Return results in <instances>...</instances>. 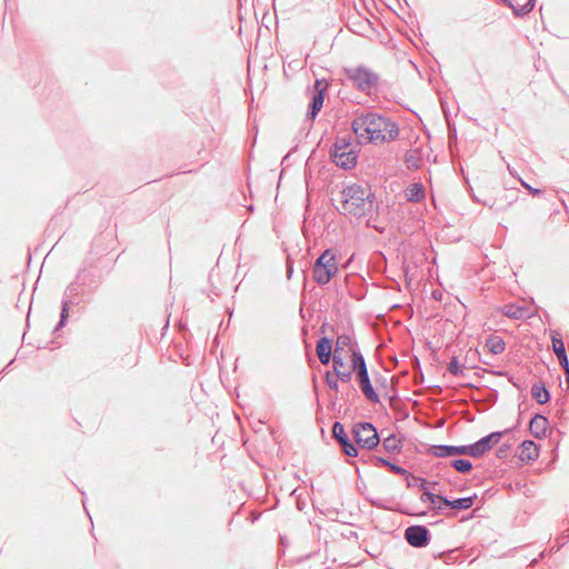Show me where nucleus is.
I'll use <instances>...</instances> for the list:
<instances>
[{"instance_id":"obj_1","label":"nucleus","mask_w":569,"mask_h":569,"mask_svg":"<svg viewBox=\"0 0 569 569\" xmlns=\"http://www.w3.org/2000/svg\"><path fill=\"white\" fill-rule=\"evenodd\" d=\"M351 129L357 136L358 143L391 142L397 140L400 133L396 121L372 111L358 113L351 122Z\"/></svg>"},{"instance_id":"obj_2","label":"nucleus","mask_w":569,"mask_h":569,"mask_svg":"<svg viewBox=\"0 0 569 569\" xmlns=\"http://www.w3.org/2000/svg\"><path fill=\"white\" fill-rule=\"evenodd\" d=\"M376 197L369 187L352 183L341 190L343 214L356 218H371L375 212Z\"/></svg>"},{"instance_id":"obj_3","label":"nucleus","mask_w":569,"mask_h":569,"mask_svg":"<svg viewBox=\"0 0 569 569\" xmlns=\"http://www.w3.org/2000/svg\"><path fill=\"white\" fill-rule=\"evenodd\" d=\"M86 286L87 282L83 272H78L74 280L67 286L61 300L60 320L53 330L54 332L67 325L70 306H78L83 300V297L89 296Z\"/></svg>"},{"instance_id":"obj_4","label":"nucleus","mask_w":569,"mask_h":569,"mask_svg":"<svg viewBox=\"0 0 569 569\" xmlns=\"http://www.w3.org/2000/svg\"><path fill=\"white\" fill-rule=\"evenodd\" d=\"M343 72L352 86L365 94H372L378 91L380 76L366 66L345 68Z\"/></svg>"},{"instance_id":"obj_5","label":"nucleus","mask_w":569,"mask_h":569,"mask_svg":"<svg viewBox=\"0 0 569 569\" xmlns=\"http://www.w3.org/2000/svg\"><path fill=\"white\" fill-rule=\"evenodd\" d=\"M338 259L333 249H326L312 264V278L319 286L328 284L338 273Z\"/></svg>"},{"instance_id":"obj_6","label":"nucleus","mask_w":569,"mask_h":569,"mask_svg":"<svg viewBox=\"0 0 569 569\" xmlns=\"http://www.w3.org/2000/svg\"><path fill=\"white\" fill-rule=\"evenodd\" d=\"M359 150L358 144H353L350 139L338 137L330 150V157L337 167L349 170L356 167Z\"/></svg>"},{"instance_id":"obj_7","label":"nucleus","mask_w":569,"mask_h":569,"mask_svg":"<svg viewBox=\"0 0 569 569\" xmlns=\"http://www.w3.org/2000/svg\"><path fill=\"white\" fill-rule=\"evenodd\" d=\"M352 436L356 441V446L367 450L375 449L380 442V437L376 427L368 421L355 423L352 427Z\"/></svg>"},{"instance_id":"obj_8","label":"nucleus","mask_w":569,"mask_h":569,"mask_svg":"<svg viewBox=\"0 0 569 569\" xmlns=\"http://www.w3.org/2000/svg\"><path fill=\"white\" fill-rule=\"evenodd\" d=\"M477 499V495H472L469 497H462V498H456V499H449L445 496V498H441V503L438 506L431 507V511L435 515H443L447 517H453L456 516V512L447 511L448 508L460 511V510H468L472 508L475 505V501Z\"/></svg>"},{"instance_id":"obj_9","label":"nucleus","mask_w":569,"mask_h":569,"mask_svg":"<svg viewBox=\"0 0 569 569\" xmlns=\"http://www.w3.org/2000/svg\"><path fill=\"white\" fill-rule=\"evenodd\" d=\"M327 89L328 82L325 79H317L315 81L312 96L309 101L308 110L306 113V118L308 120H315L317 118L318 113L320 112L323 106Z\"/></svg>"},{"instance_id":"obj_10","label":"nucleus","mask_w":569,"mask_h":569,"mask_svg":"<svg viewBox=\"0 0 569 569\" xmlns=\"http://www.w3.org/2000/svg\"><path fill=\"white\" fill-rule=\"evenodd\" d=\"M405 540L413 548H425L431 541V532L423 525H411L405 529Z\"/></svg>"},{"instance_id":"obj_11","label":"nucleus","mask_w":569,"mask_h":569,"mask_svg":"<svg viewBox=\"0 0 569 569\" xmlns=\"http://www.w3.org/2000/svg\"><path fill=\"white\" fill-rule=\"evenodd\" d=\"M507 432H509V429H507L505 431H493V432H490L489 435L482 437L478 441H476L471 445H468L469 451H470V457H472V458L482 457L486 452H488L493 447V445L498 443L500 441V439L502 438V436Z\"/></svg>"},{"instance_id":"obj_12","label":"nucleus","mask_w":569,"mask_h":569,"mask_svg":"<svg viewBox=\"0 0 569 569\" xmlns=\"http://www.w3.org/2000/svg\"><path fill=\"white\" fill-rule=\"evenodd\" d=\"M332 437L339 443L341 451L351 458L358 456V447L351 442L348 435L345 431V427L341 422L335 421L332 425Z\"/></svg>"},{"instance_id":"obj_13","label":"nucleus","mask_w":569,"mask_h":569,"mask_svg":"<svg viewBox=\"0 0 569 569\" xmlns=\"http://www.w3.org/2000/svg\"><path fill=\"white\" fill-rule=\"evenodd\" d=\"M428 453L435 457L447 458L452 456H470L469 446H451V445H432L428 449Z\"/></svg>"},{"instance_id":"obj_14","label":"nucleus","mask_w":569,"mask_h":569,"mask_svg":"<svg viewBox=\"0 0 569 569\" xmlns=\"http://www.w3.org/2000/svg\"><path fill=\"white\" fill-rule=\"evenodd\" d=\"M345 282L351 298L360 301L367 296L365 279L358 274H347Z\"/></svg>"},{"instance_id":"obj_15","label":"nucleus","mask_w":569,"mask_h":569,"mask_svg":"<svg viewBox=\"0 0 569 569\" xmlns=\"http://www.w3.org/2000/svg\"><path fill=\"white\" fill-rule=\"evenodd\" d=\"M552 350L565 371L567 381L569 383V359L566 351L563 339L558 333L551 335Z\"/></svg>"},{"instance_id":"obj_16","label":"nucleus","mask_w":569,"mask_h":569,"mask_svg":"<svg viewBox=\"0 0 569 569\" xmlns=\"http://www.w3.org/2000/svg\"><path fill=\"white\" fill-rule=\"evenodd\" d=\"M356 377H357V380L359 383V388L362 391L366 399L368 401H370L371 403H379L380 398L371 383L369 372H366V373H362V375H359Z\"/></svg>"},{"instance_id":"obj_17","label":"nucleus","mask_w":569,"mask_h":569,"mask_svg":"<svg viewBox=\"0 0 569 569\" xmlns=\"http://www.w3.org/2000/svg\"><path fill=\"white\" fill-rule=\"evenodd\" d=\"M548 427V418L541 413H536L530 420L529 431L535 438L542 439L547 436Z\"/></svg>"},{"instance_id":"obj_18","label":"nucleus","mask_w":569,"mask_h":569,"mask_svg":"<svg viewBox=\"0 0 569 569\" xmlns=\"http://www.w3.org/2000/svg\"><path fill=\"white\" fill-rule=\"evenodd\" d=\"M316 352L319 358V361L327 366L330 363L332 353V339L329 337H321L316 345Z\"/></svg>"},{"instance_id":"obj_19","label":"nucleus","mask_w":569,"mask_h":569,"mask_svg":"<svg viewBox=\"0 0 569 569\" xmlns=\"http://www.w3.org/2000/svg\"><path fill=\"white\" fill-rule=\"evenodd\" d=\"M518 456L523 462H532L539 457V448L533 440H523L519 446Z\"/></svg>"},{"instance_id":"obj_20","label":"nucleus","mask_w":569,"mask_h":569,"mask_svg":"<svg viewBox=\"0 0 569 569\" xmlns=\"http://www.w3.org/2000/svg\"><path fill=\"white\" fill-rule=\"evenodd\" d=\"M78 272H83L86 277V289L88 295H93L103 282V276L101 272L87 270L86 268L80 269Z\"/></svg>"},{"instance_id":"obj_21","label":"nucleus","mask_w":569,"mask_h":569,"mask_svg":"<svg viewBox=\"0 0 569 569\" xmlns=\"http://www.w3.org/2000/svg\"><path fill=\"white\" fill-rule=\"evenodd\" d=\"M501 311L503 316L515 320L526 319L530 316L528 308L515 303L505 305Z\"/></svg>"},{"instance_id":"obj_22","label":"nucleus","mask_w":569,"mask_h":569,"mask_svg":"<svg viewBox=\"0 0 569 569\" xmlns=\"http://www.w3.org/2000/svg\"><path fill=\"white\" fill-rule=\"evenodd\" d=\"M351 370L356 376L368 372L365 357L359 349L351 348Z\"/></svg>"},{"instance_id":"obj_23","label":"nucleus","mask_w":569,"mask_h":569,"mask_svg":"<svg viewBox=\"0 0 569 569\" xmlns=\"http://www.w3.org/2000/svg\"><path fill=\"white\" fill-rule=\"evenodd\" d=\"M531 396L539 403L545 405L550 401V391L546 388L545 383L537 381L531 387Z\"/></svg>"},{"instance_id":"obj_24","label":"nucleus","mask_w":569,"mask_h":569,"mask_svg":"<svg viewBox=\"0 0 569 569\" xmlns=\"http://www.w3.org/2000/svg\"><path fill=\"white\" fill-rule=\"evenodd\" d=\"M486 347L492 355H500L505 351L506 343L501 337L491 335L486 340Z\"/></svg>"},{"instance_id":"obj_25","label":"nucleus","mask_w":569,"mask_h":569,"mask_svg":"<svg viewBox=\"0 0 569 569\" xmlns=\"http://www.w3.org/2000/svg\"><path fill=\"white\" fill-rule=\"evenodd\" d=\"M425 196V188L421 183H412L406 191L407 200L410 202H419Z\"/></svg>"},{"instance_id":"obj_26","label":"nucleus","mask_w":569,"mask_h":569,"mask_svg":"<svg viewBox=\"0 0 569 569\" xmlns=\"http://www.w3.org/2000/svg\"><path fill=\"white\" fill-rule=\"evenodd\" d=\"M382 447L388 453H398L402 448V443L397 439L396 435L392 433L383 439Z\"/></svg>"},{"instance_id":"obj_27","label":"nucleus","mask_w":569,"mask_h":569,"mask_svg":"<svg viewBox=\"0 0 569 569\" xmlns=\"http://www.w3.org/2000/svg\"><path fill=\"white\" fill-rule=\"evenodd\" d=\"M450 466L459 473H468L473 468L472 462L463 458L451 460Z\"/></svg>"},{"instance_id":"obj_28","label":"nucleus","mask_w":569,"mask_h":569,"mask_svg":"<svg viewBox=\"0 0 569 569\" xmlns=\"http://www.w3.org/2000/svg\"><path fill=\"white\" fill-rule=\"evenodd\" d=\"M422 490H423V492L420 496V500L422 502H429L430 503V507H429L430 510H431V507L438 506L439 503H441V498H445L443 495L433 493V492L429 491L427 488L422 489Z\"/></svg>"},{"instance_id":"obj_29","label":"nucleus","mask_w":569,"mask_h":569,"mask_svg":"<svg viewBox=\"0 0 569 569\" xmlns=\"http://www.w3.org/2000/svg\"><path fill=\"white\" fill-rule=\"evenodd\" d=\"M346 347H352V339L349 335L347 333H342V335H339L337 337V341H336V346H335V351L336 352H340V351H343V349Z\"/></svg>"},{"instance_id":"obj_30","label":"nucleus","mask_w":569,"mask_h":569,"mask_svg":"<svg viewBox=\"0 0 569 569\" xmlns=\"http://www.w3.org/2000/svg\"><path fill=\"white\" fill-rule=\"evenodd\" d=\"M405 478L407 480V487L408 488L419 487L420 489H426L427 483H428L425 478L418 477V476H413L411 472H410L409 477H405Z\"/></svg>"},{"instance_id":"obj_31","label":"nucleus","mask_w":569,"mask_h":569,"mask_svg":"<svg viewBox=\"0 0 569 569\" xmlns=\"http://www.w3.org/2000/svg\"><path fill=\"white\" fill-rule=\"evenodd\" d=\"M448 371L456 377L463 375L462 366L459 363L458 357H451L448 363Z\"/></svg>"},{"instance_id":"obj_32","label":"nucleus","mask_w":569,"mask_h":569,"mask_svg":"<svg viewBox=\"0 0 569 569\" xmlns=\"http://www.w3.org/2000/svg\"><path fill=\"white\" fill-rule=\"evenodd\" d=\"M331 361H332L333 373L340 371L345 367V360H343L342 356L340 355V352L335 351V353L331 358Z\"/></svg>"},{"instance_id":"obj_33","label":"nucleus","mask_w":569,"mask_h":569,"mask_svg":"<svg viewBox=\"0 0 569 569\" xmlns=\"http://www.w3.org/2000/svg\"><path fill=\"white\" fill-rule=\"evenodd\" d=\"M325 381L327 383V386L333 390V391H338L339 389V383H338V378L333 375L331 371H326V375H325Z\"/></svg>"},{"instance_id":"obj_34","label":"nucleus","mask_w":569,"mask_h":569,"mask_svg":"<svg viewBox=\"0 0 569 569\" xmlns=\"http://www.w3.org/2000/svg\"><path fill=\"white\" fill-rule=\"evenodd\" d=\"M389 471L395 473V475H398V476H402V477H409L410 476V472L405 469L403 467L397 465V463H393L390 461L389 463V467H388Z\"/></svg>"},{"instance_id":"obj_35","label":"nucleus","mask_w":569,"mask_h":569,"mask_svg":"<svg viewBox=\"0 0 569 569\" xmlns=\"http://www.w3.org/2000/svg\"><path fill=\"white\" fill-rule=\"evenodd\" d=\"M520 180V183L521 186L528 190V192L533 196V197H539L542 194V190L539 189V188H533L531 187L528 182H526L525 180L522 179H519Z\"/></svg>"},{"instance_id":"obj_36","label":"nucleus","mask_w":569,"mask_h":569,"mask_svg":"<svg viewBox=\"0 0 569 569\" xmlns=\"http://www.w3.org/2000/svg\"><path fill=\"white\" fill-rule=\"evenodd\" d=\"M352 370H349V371H338L335 373V376L338 378L339 381L341 382H350L351 379H352Z\"/></svg>"},{"instance_id":"obj_37","label":"nucleus","mask_w":569,"mask_h":569,"mask_svg":"<svg viewBox=\"0 0 569 569\" xmlns=\"http://www.w3.org/2000/svg\"><path fill=\"white\" fill-rule=\"evenodd\" d=\"M509 452H510V445L505 443L497 449L496 456L499 459H506L509 456Z\"/></svg>"},{"instance_id":"obj_38","label":"nucleus","mask_w":569,"mask_h":569,"mask_svg":"<svg viewBox=\"0 0 569 569\" xmlns=\"http://www.w3.org/2000/svg\"><path fill=\"white\" fill-rule=\"evenodd\" d=\"M370 460H371V463L375 466V467H378V466H385V467H389V463L390 461L387 460L386 458L383 457H379V456H371L370 457Z\"/></svg>"},{"instance_id":"obj_39","label":"nucleus","mask_w":569,"mask_h":569,"mask_svg":"<svg viewBox=\"0 0 569 569\" xmlns=\"http://www.w3.org/2000/svg\"><path fill=\"white\" fill-rule=\"evenodd\" d=\"M531 11H532L531 8L527 7V4L525 3L523 6H519L518 9H515V17L521 18V17L527 16Z\"/></svg>"},{"instance_id":"obj_40","label":"nucleus","mask_w":569,"mask_h":569,"mask_svg":"<svg viewBox=\"0 0 569 569\" xmlns=\"http://www.w3.org/2000/svg\"><path fill=\"white\" fill-rule=\"evenodd\" d=\"M358 391L357 389L353 387V386H350L346 392V395L343 396L345 400L346 401H349L350 399H355V398H358Z\"/></svg>"},{"instance_id":"obj_41","label":"nucleus","mask_w":569,"mask_h":569,"mask_svg":"<svg viewBox=\"0 0 569 569\" xmlns=\"http://www.w3.org/2000/svg\"><path fill=\"white\" fill-rule=\"evenodd\" d=\"M199 391L206 396H209L210 395V391H211V385H210V381L208 380L207 381V387L204 386V381L203 380H199Z\"/></svg>"},{"instance_id":"obj_42","label":"nucleus","mask_w":569,"mask_h":569,"mask_svg":"<svg viewBox=\"0 0 569 569\" xmlns=\"http://www.w3.org/2000/svg\"><path fill=\"white\" fill-rule=\"evenodd\" d=\"M218 362V366H219V378H220V381H221V385L226 388V389H229V386L227 385L226 382V378H224V373H223V368H222V363L220 361H217Z\"/></svg>"},{"instance_id":"obj_43","label":"nucleus","mask_w":569,"mask_h":569,"mask_svg":"<svg viewBox=\"0 0 569 569\" xmlns=\"http://www.w3.org/2000/svg\"><path fill=\"white\" fill-rule=\"evenodd\" d=\"M367 500H368V502H369L371 506H373V507H376V508H379V509H386L385 503H383L381 500H379V499L368 498Z\"/></svg>"},{"instance_id":"obj_44","label":"nucleus","mask_w":569,"mask_h":569,"mask_svg":"<svg viewBox=\"0 0 569 569\" xmlns=\"http://www.w3.org/2000/svg\"><path fill=\"white\" fill-rule=\"evenodd\" d=\"M232 197L234 198V202L237 204H240V200H246V194L243 191L241 190H238L234 194H232Z\"/></svg>"},{"instance_id":"obj_45","label":"nucleus","mask_w":569,"mask_h":569,"mask_svg":"<svg viewBox=\"0 0 569 569\" xmlns=\"http://www.w3.org/2000/svg\"><path fill=\"white\" fill-rule=\"evenodd\" d=\"M413 159H415V158H413V156H412L410 152H407V153H406V156H405V161H406V163H407L408 168H410L411 166H415V164H413V162H412V161H413Z\"/></svg>"},{"instance_id":"obj_46","label":"nucleus","mask_w":569,"mask_h":569,"mask_svg":"<svg viewBox=\"0 0 569 569\" xmlns=\"http://www.w3.org/2000/svg\"><path fill=\"white\" fill-rule=\"evenodd\" d=\"M497 399H498V392L496 390H492L487 400L490 405H492L497 401Z\"/></svg>"},{"instance_id":"obj_47","label":"nucleus","mask_w":569,"mask_h":569,"mask_svg":"<svg viewBox=\"0 0 569 569\" xmlns=\"http://www.w3.org/2000/svg\"><path fill=\"white\" fill-rule=\"evenodd\" d=\"M192 397L194 398L196 402L198 405L201 403V398H200V395L198 393V389L196 387L192 388Z\"/></svg>"},{"instance_id":"obj_48","label":"nucleus","mask_w":569,"mask_h":569,"mask_svg":"<svg viewBox=\"0 0 569 569\" xmlns=\"http://www.w3.org/2000/svg\"><path fill=\"white\" fill-rule=\"evenodd\" d=\"M509 381L512 383L513 387H516L517 389H521V385L519 382V379H516L515 377H510L509 378Z\"/></svg>"},{"instance_id":"obj_49","label":"nucleus","mask_w":569,"mask_h":569,"mask_svg":"<svg viewBox=\"0 0 569 569\" xmlns=\"http://www.w3.org/2000/svg\"><path fill=\"white\" fill-rule=\"evenodd\" d=\"M536 1L537 0H527L526 4H527V7L531 8V10H533V8L536 6Z\"/></svg>"},{"instance_id":"obj_50","label":"nucleus","mask_w":569,"mask_h":569,"mask_svg":"<svg viewBox=\"0 0 569 569\" xmlns=\"http://www.w3.org/2000/svg\"><path fill=\"white\" fill-rule=\"evenodd\" d=\"M508 8L512 10V13L515 14V9H518L519 6L513 4L512 0L510 1V4H507Z\"/></svg>"},{"instance_id":"obj_51","label":"nucleus","mask_w":569,"mask_h":569,"mask_svg":"<svg viewBox=\"0 0 569 569\" xmlns=\"http://www.w3.org/2000/svg\"><path fill=\"white\" fill-rule=\"evenodd\" d=\"M241 206L248 208V210L251 211V212L253 211V206L252 204H250V206L241 204Z\"/></svg>"},{"instance_id":"obj_52","label":"nucleus","mask_w":569,"mask_h":569,"mask_svg":"<svg viewBox=\"0 0 569 569\" xmlns=\"http://www.w3.org/2000/svg\"><path fill=\"white\" fill-rule=\"evenodd\" d=\"M292 271H293V270H292V267H288V278H290V277H291Z\"/></svg>"},{"instance_id":"obj_53","label":"nucleus","mask_w":569,"mask_h":569,"mask_svg":"<svg viewBox=\"0 0 569 569\" xmlns=\"http://www.w3.org/2000/svg\"><path fill=\"white\" fill-rule=\"evenodd\" d=\"M505 6L510 4L511 0H500Z\"/></svg>"},{"instance_id":"obj_54","label":"nucleus","mask_w":569,"mask_h":569,"mask_svg":"<svg viewBox=\"0 0 569 569\" xmlns=\"http://www.w3.org/2000/svg\"><path fill=\"white\" fill-rule=\"evenodd\" d=\"M432 296H433L435 299H438L439 297H441V295L437 293V292H433Z\"/></svg>"},{"instance_id":"obj_55","label":"nucleus","mask_w":569,"mask_h":569,"mask_svg":"<svg viewBox=\"0 0 569 569\" xmlns=\"http://www.w3.org/2000/svg\"><path fill=\"white\" fill-rule=\"evenodd\" d=\"M295 62H296V61L289 62V63H288V67H289V68L295 67Z\"/></svg>"},{"instance_id":"obj_56","label":"nucleus","mask_w":569,"mask_h":569,"mask_svg":"<svg viewBox=\"0 0 569 569\" xmlns=\"http://www.w3.org/2000/svg\"><path fill=\"white\" fill-rule=\"evenodd\" d=\"M295 62H296V61L289 62V63H288V67H289V68L295 67Z\"/></svg>"},{"instance_id":"obj_57","label":"nucleus","mask_w":569,"mask_h":569,"mask_svg":"<svg viewBox=\"0 0 569 569\" xmlns=\"http://www.w3.org/2000/svg\"><path fill=\"white\" fill-rule=\"evenodd\" d=\"M441 391H442L441 387L438 386L437 387V393L439 395V393H441Z\"/></svg>"},{"instance_id":"obj_58","label":"nucleus","mask_w":569,"mask_h":569,"mask_svg":"<svg viewBox=\"0 0 569 569\" xmlns=\"http://www.w3.org/2000/svg\"><path fill=\"white\" fill-rule=\"evenodd\" d=\"M216 347L218 346V335L216 333V340H214Z\"/></svg>"},{"instance_id":"obj_59","label":"nucleus","mask_w":569,"mask_h":569,"mask_svg":"<svg viewBox=\"0 0 569 569\" xmlns=\"http://www.w3.org/2000/svg\"><path fill=\"white\" fill-rule=\"evenodd\" d=\"M475 201L480 202L479 197H473Z\"/></svg>"},{"instance_id":"obj_60","label":"nucleus","mask_w":569,"mask_h":569,"mask_svg":"<svg viewBox=\"0 0 569 569\" xmlns=\"http://www.w3.org/2000/svg\"><path fill=\"white\" fill-rule=\"evenodd\" d=\"M223 360H224V355H223V352H221V361H223Z\"/></svg>"}]
</instances>
